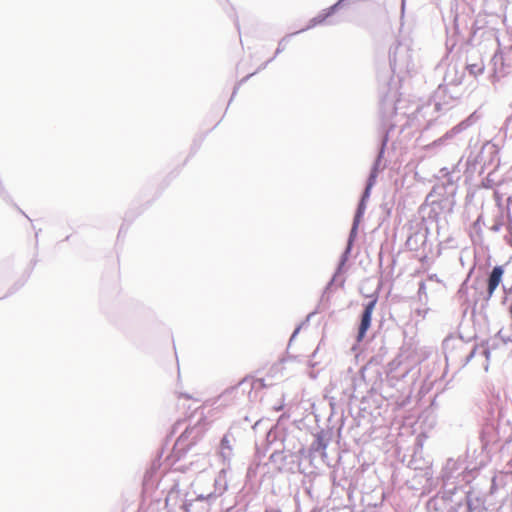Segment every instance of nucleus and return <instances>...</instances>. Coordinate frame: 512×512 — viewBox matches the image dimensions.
<instances>
[{
    "mask_svg": "<svg viewBox=\"0 0 512 512\" xmlns=\"http://www.w3.org/2000/svg\"><path fill=\"white\" fill-rule=\"evenodd\" d=\"M429 107H430V104L427 107H422L421 109L417 110V113L421 114L422 112H424L425 109H427Z\"/></svg>",
    "mask_w": 512,
    "mask_h": 512,
    "instance_id": "nucleus-35",
    "label": "nucleus"
},
{
    "mask_svg": "<svg viewBox=\"0 0 512 512\" xmlns=\"http://www.w3.org/2000/svg\"><path fill=\"white\" fill-rule=\"evenodd\" d=\"M499 148L496 144L492 142H486L482 148L481 151L478 154V158L480 162L483 163V165H493L494 162H497V165L499 164Z\"/></svg>",
    "mask_w": 512,
    "mask_h": 512,
    "instance_id": "nucleus-13",
    "label": "nucleus"
},
{
    "mask_svg": "<svg viewBox=\"0 0 512 512\" xmlns=\"http://www.w3.org/2000/svg\"><path fill=\"white\" fill-rule=\"evenodd\" d=\"M222 473H225L224 470H221L220 474ZM221 475H219V478L215 480V486H216V490L218 491V494L221 495L225 490H226V483H224V485L221 487Z\"/></svg>",
    "mask_w": 512,
    "mask_h": 512,
    "instance_id": "nucleus-27",
    "label": "nucleus"
},
{
    "mask_svg": "<svg viewBox=\"0 0 512 512\" xmlns=\"http://www.w3.org/2000/svg\"><path fill=\"white\" fill-rule=\"evenodd\" d=\"M300 329H301V325H299V326H297L295 328V330L293 331V333H292V335L290 337V342H292L296 338V336L299 333Z\"/></svg>",
    "mask_w": 512,
    "mask_h": 512,
    "instance_id": "nucleus-32",
    "label": "nucleus"
},
{
    "mask_svg": "<svg viewBox=\"0 0 512 512\" xmlns=\"http://www.w3.org/2000/svg\"><path fill=\"white\" fill-rule=\"evenodd\" d=\"M185 424V421L179 420L177 421L173 427H172V434H175L180 427H182Z\"/></svg>",
    "mask_w": 512,
    "mask_h": 512,
    "instance_id": "nucleus-30",
    "label": "nucleus"
},
{
    "mask_svg": "<svg viewBox=\"0 0 512 512\" xmlns=\"http://www.w3.org/2000/svg\"><path fill=\"white\" fill-rule=\"evenodd\" d=\"M487 35L488 37H495V33L493 31V29H483L481 27H478L476 26V23L473 25V27L471 28V36H470V41L471 42H475L479 37H483Z\"/></svg>",
    "mask_w": 512,
    "mask_h": 512,
    "instance_id": "nucleus-20",
    "label": "nucleus"
},
{
    "mask_svg": "<svg viewBox=\"0 0 512 512\" xmlns=\"http://www.w3.org/2000/svg\"><path fill=\"white\" fill-rule=\"evenodd\" d=\"M463 73L457 75V68L455 65L449 66L444 76L445 85H439L434 95L433 109L435 111H446L449 109V101H454L458 98L453 92L448 93V86H458L462 83Z\"/></svg>",
    "mask_w": 512,
    "mask_h": 512,
    "instance_id": "nucleus-3",
    "label": "nucleus"
},
{
    "mask_svg": "<svg viewBox=\"0 0 512 512\" xmlns=\"http://www.w3.org/2000/svg\"><path fill=\"white\" fill-rule=\"evenodd\" d=\"M299 33V31L295 32V33H291V34H288L286 35L285 37L281 38L280 41L278 42V47L276 48V51L274 53V58L277 57V55H279L281 52H283L286 48V45H287V42H288V38Z\"/></svg>",
    "mask_w": 512,
    "mask_h": 512,
    "instance_id": "nucleus-25",
    "label": "nucleus"
},
{
    "mask_svg": "<svg viewBox=\"0 0 512 512\" xmlns=\"http://www.w3.org/2000/svg\"><path fill=\"white\" fill-rule=\"evenodd\" d=\"M21 214H23V216H25L26 219H29V216L26 215V213H24V211H21Z\"/></svg>",
    "mask_w": 512,
    "mask_h": 512,
    "instance_id": "nucleus-42",
    "label": "nucleus"
},
{
    "mask_svg": "<svg viewBox=\"0 0 512 512\" xmlns=\"http://www.w3.org/2000/svg\"><path fill=\"white\" fill-rule=\"evenodd\" d=\"M464 285H465V283H463V284L461 285V287H460V289H459V292H462V290H463V288H464Z\"/></svg>",
    "mask_w": 512,
    "mask_h": 512,
    "instance_id": "nucleus-44",
    "label": "nucleus"
},
{
    "mask_svg": "<svg viewBox=\"0 0 512 512\" xmlns=\"http://www.w3.org/2000/svg\"><path fill=\"white\" fill-rule=\"evenodd\" d=\"M475 352H476V348L474 347L471 352L468 354V356L466 357V362H469L475 355Z\"/></svg>",
    "mask_w": 512,
    "mask_h": 512,
    "instance_id": "nucleus-33",
    "label": "nucleus"
},
{
    "mask_svg": "<svg viewBox=\"0 0 512 512\" xmlns=\"http://www.w3.org/2000/svg\"><path fill=\"white\" fill-rule=\"evenodd\" d=\"M404 10H405V0H402V4H401V13L402 14L404 13Z\"/></svg>",
    "mask_w": 512,
    "mask_h": 512,
    "instance_id": "nucleus-38",
    "label": "nucleus"
},
{
    "mask_svg": "<svg viewBox=\"0 0 512 512\" xmlns=\"http://www.w3.org/2000/svg\"><path fill=\"white\" fill-rule=\"evenodd\" d=\"M426 237V233L415 232L408 237L405 245L410 251H417L419 247V242L424 243L426 241Z\"/></svg>",
    "mask_w": 512,
    "mask_h": 512,
    "instance_id": "nucleus-18",
    "label": "nucleus"
},
{
    "mask_svg": "<svg viewBox=\"0 0 512 512\" xmlns=\"http://www.w3.org/2000/svg\"><path fill=\"white\" fill-rule=\"evenodd\" d=\"M183 396H185L186 398H190L188 394H183Z\"/></svg>",
    "mask_w": 512,
    "mask_h": 512,
    "instance_id": "nucleus-45",
    "label": "nucleus"
},
{
    "mask_svg": "<svg viewBox=\"0 0 512 512\" xmlns=\"http://www.w3.org/2000/svg\"><path fill=\"white\" fill-rule=\"evenodd\" d=\"M274 59H275L274 57L270 58L269 60H267L266 62H264L262 65H260V66H259V68H258L255 72L250 73L249 75H247L246 77H244L243 79H241V80L236 84V86L234 87V89H233V93H232V96H231V98H230L229 103L232 101L233 97L236 95V93H237V91H238V89H239L240 85H242L243 83H245V82H246V81H247L251 76L255 75L257 72H259V71H261V70L265 69V68L267 67V65H268L270 62H272Z\"/></svg>",
    "mask_w": 512,
    "mask_h": 512,
    "instance_id": "nucleus-21",
    "label": "nucleus"
},
{
    "mask_svg": "<svg viewBox=\"0 0 512 512\" xmlns=\"http://www.w3.org/2000/svg\"><path fill=\"white\" fill-rule=\"evenodd\" d=\"M328 433L324 430L318 432L310 444L309 451L310 453H320L321 455H325V450L328 446Z\"/></svg>",
    "mask_w": 512,
    "mask_h": 512,
    "instance_id": "nucleus-16",
    "label": "nucleus"
},
{
    "mask_svg": "<svg viewBox=\"0 0 512 512\" xmlns=\"http://www.w3.org/2000/svg\"><path fill=\"white\" fill-rule=\"evenodd\" d=\"M503 224L501 222H495L492 226H491V231L493 232H499L502 228Z\"/></svg>",
    "mask_w": 512,
    "mask_h": 512,
    "instance_id": "nucleus-31",
    "label": "nucleus"
},
{
    "mask_svg": "<svg viewBox=\"0 0 512 512\" xmlns=\"http://www.w3.org/2000/svg\"><path fill=\"white\" fill-rule=\"evenodd\" d=\"M220 448H227L229 450H232L231 441L228 435H224L223 438L221 439Z\"/></svg>",
    "mask_w": 512,
    "mask_h": 512,
    "instance_id": "nucleus-28",
    "label": "nucleus"
},
{
    "mask_svg": "<svg viewBox=\"0 0 512 512\" xmlns=\"http://www.w3.org/2000/svg\"><path fill=\"white\" fill-rule=\"evenodd\" d=\"M340 275L341 274H336V271L334 272L332 278L326 284V286H325V288H324V290L322 292V295L320 297V300L318 302L316 310L311 312V313H309L307 315L306 321H309L310 318L312 316H314L316 313H319V312H322V311L328 309L329 303H330V299H331V296H332L333 291H334L333 287H334L335 283H338V286H340V287L344 286L345 279L341 278L340 280H338Z\"/></svg>",
    "mask_w": 512,
    "mask_h": 512,
    "instance_id": "nucleus-8",
    "label": "nucleus"
},
{
    "mask_svg": "<svg viewBox=\"0 0 512 512\" xmlns=\"http://www.w3.org/2000/svg\"><path fill=\"white\" fill-rule=\"evenodd\" d=\"M220 455L224 461H229L232 456V450H229L227 448H220Z\"/></svg>",
    "mask_w": 512,
    "mask_h": 512,
    "instance_id": "nucleus-29",
    "label": "nucleus"
},
{
    "mask_svg": "<svg viewBox=\"0 0 512 512\" xmlns=\"http://www.w3.org/2000/svg\"><path fill=\"white\" fill-rule=\"evenodd\" d=\"M261 424V420H258L255 422V424L253 425V429L256 430L257 427Z\"/></svg>",
    "mask_w": 512,
    "mask_h": 512,
    "instance_id": "nucleus-37",
    "label": "nucleus"
},
{
    "mask_svg": "<svg viewBox=\"0 0 512 512\" xmlns=\"http://www.w3.org/2000/svg\"><path fill=\"white\" fill-rule=\"evenodd\" d=\"M451 512H489V510L485 506L483 499L468 492L460 501L452 506Z\"/></svg>",
    "mask_w": 512,
    "mask_h": 512,
    "instance_id": "nucleus-6",
    "label": "nucleus"
},
{
    "mask_svg": "<svg viewBox=\"0 0 512 512\" xmlns=\"http://www.w3.org/2000/svg\"><path fill=\"white\" fill-rule=\"evenodd\" d=\"M492 62L494 66L492 74L494 81H498L508 74L504 67L502 55L495 54L492 58Z\"/></svg>",
    "mask_w": 512,
    "mask_h": 512,
    "instance_id": "nucleus-17",
    "label": "nucleus"
},
{
    "mask_svg": "<svg viewBox=\"0 0 512 512\" xmlns=\"http://www.w3.org/2000/svg\"><path fill=\"white\" fill-rule=\"evenodd\" d=\"M345 1L346 0H338L335 4H333L329 8H327V9L323 10L322 12H320L317 16H315L312 19H310L307 27L304 28V29H301L299 31V33L303 32V31H305L307 29L314 28L317 25H320V24L324 23L329 17H331L333 14H335L343 6Z\"/></svg>",
    "mask_w": 512,
    "mask_h": 512,
    "instance_id": "nucleus-12",
    "label": "nucleus"
},
{
    "mask_svg": "<svg viewBox=\"0 0 512 512\" xmlns=\"http://www.w3.org/2000/svg\"><path fill=\"white\" fill-rule=\"evenodd\" d=\"M424 290H425V284H424V282H421L419 284V290H418L419 294H421Z\"/></svg>",
    "mask_w": 512,
    "mask_h": 512,
    "instance_id": "nucleus-34",
    "label": "nucleus"
},
{
    "mask_svg": "<svg viewBox=\"0 0 512 512\" xmlns=\"http://www.w3.org/2000/svg\"><path fill=\"white\" fill-rule=\"evenodd\" d=\"M352 248H353V245L346 244V247L340 256L337 268L335 270L336 274L344 273L345 266H346V263H347L350 255H351Z\"/></svg>",
    "mask_w": 512,
    "mask_h": 512,
    "instance_id": "nucleus-19",
    "label": "nucleus"
},
{
    "mask_svg": "<svg viewBox=\"0 0 512 512\" xmlns=\"http://www.w3.org/2000/svg\"><path fill=\"white\" fill-rule=\"evenodd\" d=\"M317 351H318V349H316V350L312 353V355H311V357H312V358H314V357L316 356Z\"/></svg>",
    "mask_w": 512,
    "mask_h": 512,
    "instance_id": "nucleus-39",
    "label": "nucleus"
},
{
    "mask_svg": "<svg viewBox=\"0 0 512 512\" xmlns=\"http://www.w3.org/2000/svg\"><path fill=\"white\" fill-rule=\"evenodd\" d=\"M21 214H23V216H25L26 219H29V216L26 215V213H24V211H21Z\"/></svg>",
    "mask_w": 512,
    "mask_h": 512,
    "instance_id": "nucleus-43",
    "label": "nucleus"
},
{
    "mask_svg": "<svg viewBox=\"0 0 512 512\" xmlns=\"http://www.w3.org/2000/svg\"><path fill=\"white\" fill-rule=\"evenodd\" d=\"M316 364H317V363H316V362H313V361H312V359H310V360L308 361V365H309L310 367H315V366H316Z\"/></svg>",
    "mask_w": 512,
    "mask_h": 512,
    "instance_id": "nucleus-36",
    "label": "nucleus"
},
{
    "mask_svg": "<svg viewBox=\"0 0 512 512\" xmlns=\"http://www.w3.org/2000/svg\"><path fill=\"white\" fill-rule=\"evenodd\" d=\"M21 214H23V216H25L26 219H29V216L26 215V213H24V211H21Z\"/></svg>",
    "mask_w": 512,
    "mask_h": 512,
    "instance_id": "nucleus-41",
    "label": "nucleus"
},
{
    "mask_svg": "<svg viewBox=\"0 0 512 512\" xmlns=\"http://www.w3.org/2000/svg\"><path fill=\"white\" fill-rule=\"evenodd\" d=\"M472 124H473V115L469 116L468 118L461 121L459 124L455 125L449 131H447L441 138L434 141V144L435 145L443 144L445 141L454 138L457 134L466 130Z\"/></svg>",
    "mask_w": 512,
    "mask_h": 512,
    "instance_id": "nucleus-14",
    "label": "nucleus"
},
{
    "mask_svg": "<svg viewBox=\"0 0 512 512\" xmlns=\"http://www.w3.org/2000/svg\"><path fill=\"white\" fill-rule=\"evenodd\" d=\"M377 304V298H372L363 305V311L360 315V322L357 330L356 340L357 342H361L371 326L372 321V313Z\"/></svg>",
    "mask_w": 512,
    "mask_h": 512,
    "instance_id": "nucleus-10",
    "label": "nucleus"
},
{
    "mask_svg": "<svg viewBox=\"0 0 512 512\" xmlns=\"http://www.w3.org/2000/svg\"><path fill=\"white\" fill-rule=\"evenodd\" d=\"M467 469V466H464V462L460 459H447L442 472L441 478L443 481V485L447 486L449 484H454L455 480L463 474L464 470Z\"/></svg>",
    "mask_w": 512,
    "mask_h": 512,
    "instance_id": "nucleus-9",
    "label": "nucleus"
},
{
    "mask_svg": "<svg viewBox=\"0 0 512 512\" xmlns=\"http://www.w3.org/2000/svg\"><path fill=\"white\" fill-rule=\"evenodd\" d=\"M504 274V269L500 265H496L492 268L490 273L488 274L487 280H486V292L483 297L484 301H489V299L494 294L495 290L499 286V284L502 281Z\"/></svg>",
    "mask_w": 512,
    "mask_h": 512,
    "instance_id": "nucleus-11",
    "label": "nucleus"
},
{
    "mask_svg": "<svg viewBox=\"0 0 512 512\" xmlns=\"http://www.w3.org/2000/svg\"><path fill=\"white\" fill-rule=\"evenodd\" d=\"M281 435V431L277 426H273L266 434V441L268 445H272Z\"/></svg>",
    "mask_w": 512,
    "mask_h": 512,
    "instance_id": "nucleus-24",
    "label": "nucleus"
},
{
    "mask_svg": "<svg viewBox=\"0 0 512 512\" xmlns=\"http://www.w3.org/2000/svg\"><path fill=\"white\" fill-rule=\"evenodd\" d=\"M272 465L279 471H293L298 462V456L284 449L276 448L269 457Z\"/></svg>",
    "mask_w": 512,
    "mask_h": 512,
    "instance_id": "nucleus-5",
    "label": "nucleus"
},
{
    "mask_svg": "<svg viewBox=\"0 0 512 512\" xmlns=\"http://www.w3.org/2000/svg\"><path fill=\"white\" fill-rule=\"evenodd\" d=\"M504 239L506 243L512 247V221L506 225V234Z\"/></svg>",
    "mask_w": 512,
    "mask_h": 512,
    "instance_id": "nucleus-26",
    "label": "nucleus"
},
{
    "mask_svg": "<svg viewBox=\"0 0 512 512\" xmlns=\"http://www.w3.org/2000/svg\"><path fill=\"white\" fill-rule=\"evenodd\" d=\"M472 124H473V115L469 116L468 118L461 121L459 124L455 125L449 131H447L441 138L434 141V144L435 145L443 144L445 141L454 138L457 134L466 130Z\"/></svg>",
    "mask_w": 512,
    "mask_h": 512,
    "instance_id": "nucleus-15",
    "label": "nucleus"
},
{
    "mask_svg": "<svg viewBox=\"0 0 512 512\" xmlns=\"http://www.w3.org/2000/svg\"><path fill=\"white\" fill-rule=\"evenodd\" d=\"M484 68L485 66L482 60L475 63H467L466 65L468 72L475 77L481 75L484 72Z\"/></svg>",
    "mask_w": 512,
    "mask_h": 512,
    "instance_id": "nucleus-22",
    "label": "nucleus"
},
{
    "mask_svg": "<svg viewBox=\"0 0 512 512\" xmlns=\"http://www.w3.org/2000/svg\"><path fill=\"white\" fill-rule=\"evenodd\" d=\"M396 101V88L392 87L390 81L385 80V86L380 90V114L382 119V131L377 146V154L370 169L368 178L366 180L365 188L362 192L360 200L354 214L352 227L349 232L347 243L353 245L358 233V227L363 219L367 207V201L370 198L371 190L376 184L377 177L380 171L386 168V164L382 163L389 141V133L396 126L392 121L394 116H397Z\"/></svg>",
    "mask_w": 512,
    "mask_h": 512,
    "instance_id": "nucleus-1",
    "label": "nucleus"
},
{
    "mask_svg": "<svg viewBox=\"0 0 512 512\" xmlns=\"http://www.w3.org/2000/svg\"><path fill=\"white\" fill-rule=\"evenodd\" d=\"M21 214H23V216H25L26 219H29V216L26 215V213H24V211H21Z\"/></svg>",
    "mask_w": 512,
    "mask_h": 512,
    "instance_id": "nucleus-40",
    "label": "nucleus"
},
{
    "mask_svg": "<svg viewBox=\"0 0 512 512\" xmlns=\"http://www.w3.org/2000/svg\"><path fill=\"white\" fill-rule=\"evenodd\" d=\"M268 384L265 383L263 378L257 379H243L236 386H233L224 391L221 395V398L225 401L231 397L237 398L240 400L241 398L247 396V398L252 401L253 397H256V392L253 395V391H257L267 387Z\"/></svg>",
    "mask_w": 512,
    "mask_h": 512,
    "instance_id": "nucleus-4",
    "label": "nucleus"
},
{
    "mask_svg": "<svg viewBox=\"0 0 512 512\" xmlns=\"http://www.w3.org/2000/svg\"><path fill=\"white\" fill-rule=\"evenodd\" d=\"M201 435V427H185L175 442V449L179 453H187L197 443Z\"/></svg>",
    "mask_w": 512,
    "mask_h": 512,
    "instance_id": "nucleus-7",
    "label": "nucleus"
},
{
    "mask_svg": "<svg viewBox=\"0 0 512 512\" xmlns=\"http://www.w3.org/2000/svg\"><path fill=\"white\" fill-rule=\"evenodd\" d=\"M398 365H399V362H396L395 360L390 362L388 376L391 379L399 380L401 378H404L407 375V373H408L407 369L403 373H401V374H397L396 373V368H397Z\"/></svg>",
    "mask_w": 512,
    "mask_h": 512,
    "instance_id": "nucleus-23",
    "label": "nucleus"
},
{
    "mask_svg": "<svg viewBox=\"0 0 512 512\" xmlns=\"http://www.w3.org/2000/svg\"><path fill=\"white\" fill-rule=\"evenodd\" d=\"M416 56L411 40L397 41L389 49V63L393 74L402 78V75L413 72L416 68Z\"/></svg>",
    "mask_w": 512,
    "mask_h": 512,
    "instance_id": "nucleus-2",
    "label": "nucleus"
}]
</instances>
